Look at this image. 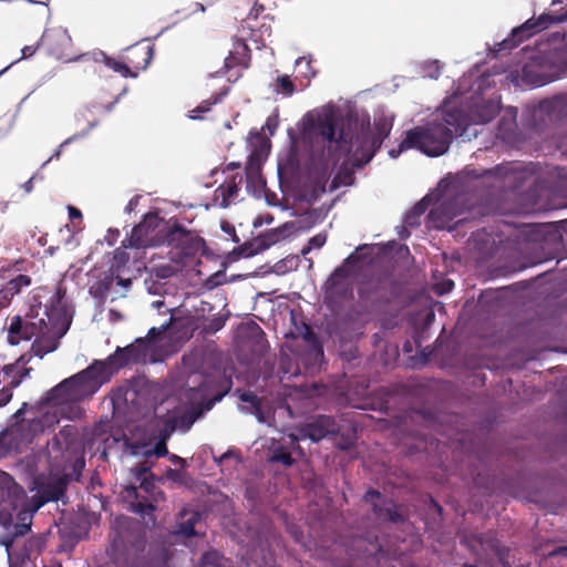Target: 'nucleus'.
Instances as JSON below:
<instances>
[{
  "label": "nucleus",
  "mask_w": 567,
  "mask_h": 567,
  "mask_svg": "<svg viewBox=\"0 0 567 567\" xmlns=\"http://www.w3.org/2000/svg\"><path fill=\"white\" fill-rule=\"evenodd\" d=\"M518 110L515 106H508L504 110L498 123L496 136L507 144H518L523 141L517 125Z\"/></svg>",
  "instance_id": "obj_24"
},
{
  "label": "nucleus",
  "mask_w": 567,
  "mask_h": 567,
  "mask_svg": "<svg viewBox=\"0 0 567 567\" xmlns=\"http://www.w3.org/2000/svg\"><path fill=\"white\" fill-rule=\"evenodd\" d=\"M435 320L434 312H427L420 323H414L411 331V338L415 344V348L421 346L430 338V328Z\"/></svg>",
  "instance_id": "obj_27"
},
{
  "label": "nucleus",
  "mask_w": 567,
  "mask_h": 567,
  "mask_svg": "<svg viewBox=\"0 0 567 567\" xmlns=\"http://www.w3.org/2000/svg\"><path fill=\"white\" fill-rule=\"evenodd\" d=\"M246 189L247 192L254 196L255 198L259 199L265 193L266 189V181L262 178L261 174L246 175Z\"/></svg>",
  "instance_id": "obj_36"
},
{
  "label": "nucleus",
  "mask_w": 567,
  "mask_h": 567,
  "mask_svg": "<svg viewBox=\"0 0 567 567\" xmlns=\"http://www.w3.org/2000/svg\"><path fill=\"white\" fill-rule=\"evenodd\" d=\"M18 512V519L19 522L12 525L9 533L4 536H0V544H2L8 554L11 555V550L19 542L20 537H23L31 530V524H32V517L35 512L31 511V505L28 503H22L17 508Z\"/></svg>",
  "instance_id": "obj_23"
},
{
  "label": "nucleus",
  "mask_w": 567,
  "mask_h": 567,
  "mask_svg": "<svg viewBox=\"0 0 567 567\" xmlns=\"http://www.w3.org/2000/svg\"><path fill=\"white\" fill-rule=\"evenodd\" d=\"M526 228L530 239L534 241L546 239L547 235L556 230L555 224L551 223L529 224Z\"/></svg>",
  "instance_id": "obj_39"
},
{
  "label": "nucleus",
  "mask_w": 567,
  "mask_h": 567,
  "mask_svg": "<svg viewBox=\"0 0 567 567\" xmlns=\"http://www.w3.org/2000/svg\"><path fill=\"white\" fill-rule=\"evenodd\" d=\"M443 64L439 60H426L420 63V71L424 78L437 80L441 75Z\"/></svg>",
  "instance_id": "obj_40"
},
{
  "label": "nucleus",
  "mask_w": 567,
  "mask_h": 567,
  "mask_svg": "<svg viewBox=\"0 0 567 567\" xmlns=\"http://www.w3.org/2000/svg\"><path fill=\"white\" fill-rule=\"evenodd\" d=\"M564 21H567V4H564L563 0H553L546 12L538 18H529L523 24L514 28L507 38L495 44L496 48L493 52L496 56L505 55L536 33Z\"/></svg>",
  "instance_id": "obj_13"
},
{
  "label": "nucleus",
  "mask_w": 567,
  "mask_h": 567,
  "mask_svg": "<svg viewBox=\"0 0 567 567\" xmlns=\"http://www.w3.org/2000/svg\"><path fill=\"white\" fill-rule=\"evenodd\" d=\"M161 218L156 213H147L143 216L142 224H144V230L147 236L159 225Z\"/></svg>",
  "instance_id": "obj_57"
},
{
  "label": "nucleus",
  "mask_w": 567,
  "mask_h": 567,
  "mask_svg": "<svg viewBox=\"0 0 567 567\" xmlns=\"http://www.w3.org/2000/svg\"><path fill=\"white\" fill-rule=\"evenodd\" d=\"M255 241L259 246V251L262 252L280 240L279 236H277V230H274V228H271L262 234H259L255 238Z\"/></svg>",
  "instance_id": "obj_43"
},
{
  "label": "nucleus",
  "mask_w": 567,
  "mask_h": 567,
  "mask_svg": "<svg viewBox=\"0 0 567 567\" xmlns=\"http://www.w3.org/2000/svg\"><path fill=\"white\" fill-rule=\"evenodd\" d=\"M261 165H262L261 154L258 153L257 151L251 152L248 156V161H247L246 167H245L246 175L247 174H251V175L260 174Z\"/></svg>",
  "instance_id": "obj_47"
},
{
  "label": "nucleus",
  "mask_w": 567,
  "mask_h": 567,
  "mask_svg": "<svg viewBox=\"0 0 567 567\" xmlns=\"http://www.w3.org/2000/svg\"><path fill=\"white\" fill-rule=\"evenodd\" d=\"M161 218L156 213H147L143 216L142 224H144V230L147 236L159 225Z\"/></svg>",
  "instance_id": "obj_56"
},
{
  "label": "nucleus",
  "mask_w": 567,
  "mask_h": 567,
  "mask_svg": "<svg viewBox=\"0 0 567 567\" xmlns=\"http://www.w3.org/2000/svg\"><path fill=\"white\" fill-rule=\"evenodd\" d=\"M259 461H295L290 454L284 452V451H268L267 455L265 457H261Z\"/></svg>",
  "instance_id": "obj_60"
},
{
  "label": "nucleus",
  "mask_w": 567,
  "mask_h": 567,
  "mask_svg": "<svg viewBox=\"0 0 567 567\" xmlns=\"http://www.w3.org/2000/svg\"><path fill=\"white\" fill-rule=\"evenodd\" d=\"M235 393L243 403H246L239 406L241 412L254 415L260 423L266 422V415L261 406L262 400L256 393L250 390L240 389H237Z\"/></svg>",
  "instance_id": "obj_25"
},
{
  "label": "nucleus",
  "mask_w": 567,
  "mask_h": 567,
  "mask_svg": "<svg viewBox=\"0 0 567 567\" xmlns=\"http://www.w3.org/2000/svg\"><path fill=\"white\" fill-rule=\"evenodd\" d=\"M30 284L31 278L28 275L19 274L7 282L4 289H0V291H3L0 298L7 303L10 298L19 293L23 287L30 286Z\"/></svg>",
  "instance_id": "obj_32"
},
{
  "label": "nucleus",
  "mask_w": 567,
  "mask_h": 567,
  "mask_svg": "<svg viewBox=\"0 0 567 567\" xmlns=\"http://www.w3.org/2000/svg\"><path fill=\"white\" fill-rule=\"evenodd\" d=\"M174 432H177L176 429L166 417L154 436L146 432L114 434L104 430L102 424H96L86 436L83 450L90 453L91 457H99L101 461L109 457L120 460L143 457L145 461L151 457H167L168 461H188L186 457L168 452L167 440Z\"/></svg>",
  "instance_id": "obj_4"
},
{
  "label": "nucleus",
  "mask_w": 567,
  "mask_h": 567,
  "mask_svg": "<svg viewBox=\"0 0 567 567\" xmlns=\"http://www.w3.org/2000/svg\"><path fill=\"white\" fill-rule=\"evenodd\" d=\"M99 125V121L97 120H93V121H90L89 124H87V127L81 132H78L73 135H71L70 137H68L66 140H64L62 143H61V146H68L70 145L71 143L75 142V141H79V140H82L84 137H86L89 135V133Z\"/></svg>",
  "instance_id": "obj_55"
},
{
  "label": "nucleus",
  "mask_w": 567,
  "mask_h": 567,
  "mask_svg": "<svg viewBox=\"0 0 567 567\" xmlns=\"http://www.w3.org/2000/svg\"><path fill=\"white\" fill-rule=\"evenodd\" d=\"M144 224L140 221L132 228L131 234L123 240L122 246L124 248L141 249L150 246L148 236L144 230Z\"/></svg>",
  "instance_id": "obj_30"
},
{
  "label": "nucleus",
  "mask_w": 567,
  "mask_h": 567,
  "mask_svg": "<svg viewBox=\"0 0 567 567\" xmlns=\"http://www.w3.org/2000/svg\"><path fill=\"white\" fill-rule=\"evenodd\" d=\"M295 229H296L295 221H286L281 226L274 228V230H277V236H279V240L287 237Z\"/></svg>",
  "instance_id": "obj_63"
},
{
  "label": "nucleus",
  "mask_w": 567,
  "mask_h": 567,
  "mask_svg": "<svg viewBox=\"0 0 567 567\" xmlns=\"http://www.w3.org/2000/svg\"><path fill=\"white\" fill-rule=\"evenodd\" d=\"M302 441L312 443L324 441L340 451H349L357 442V429L354 426H341L331 415H317L300 429Z\"/></svg>",
  "instance_id": "obj_14"
},
{
  "label": "nucleus",
  "mask_w": 567,
  "mask_h": 567,
  "mask_svg": "<svg viewBox=\"0 0 567 567\" xmlns=\"http://www.w3.org/2000/svg\"><path fill=\"white\" fill-rule=\"evenodd\" d=\"M295 66L299 69V72L307 79L313 78L316 71L311 66V56H300L296 60Z\"/></svg>",
  "instance_id": "obj_51"
},
{
  "label": "nucleus",
  "mask_w": 567,
  "mask_h": 567,
  "mask_svg": "<svg viewBox=\"0 0 567 567\" xmlns=\"http://www.w3.org/2000/svg\"><path fill=\"white\" fill-rule=\"evenodd\" d=\"M334 200L324 209L321 208H312L303 215V219L299 220V223H305V229H310L311 227L320 224L327 216L328 212L332 208Z\"/></svg>",
  "instance_id": "obj_35"
},
{
  "label": "nucleus",
  "mask_w": 567,
  "mask_h": 567,
  "mask_svg": "<svg viewBox=\"0 0 567 567\" xmlns=\"http://www.w3.org/2000/svg\"><path fill=\"white\" fill-rule=\"evenodd\" d=\"M32 369H24L18 379H12L8 386L0 390V408L7 405L12 399V389L18 388L22 381L30 374Z\"/></svg>",
  "instance_id": "obj_37"
},
{
  "label": "nucleus",
  "mask_w": 567,
  "mask_h": 567,
  "mask_svg": "<svg viewBox=\"0 0 567 567\" xmlns=\"http://www.w3.org/2000/svg\"><path fill=\"white\" fill-rule=\"evenodd\" d=\"M74 310L65 298V289L58 286L49 300L32 303L24 318L14 316L8 328V342L18 346L34 338L33 354L42 359L58 349L60 339L69 331Z\"/></svg>",
  "instance_id": "obj_2"
},
{
  "label": "nucleus",
  "mask_w": 567,
  "mask_h": 567,
  "mask_svg": "<svg viewBox=\"0 0 567 567\" xmlns=\"http://www.w3.org/2000/svg\"><path fill=\"white\" fill-rule=\"evenodd\" d=\"M299 264V259L296 256L286 257L279 261H277L271 271L276 275L282 276L289 271L296 270Z\"/></svg>",
  "instance_id": "obj_41"
},
{
  "label": "nucleus",
  "mask_w": 567,
  "mask_h": 567,
  "mask_svg": "<svg viewBox=\"0 0 567 567\" xmlns=\"http://www.w3.org/2000/svg\"><path fill=\"white\" fill-rule=\"evenodd\" d=\"M363 499L372 506L374 515L391 523H403L404 515L401 513V506L394 504L391 499H386L382 494L373 488L365 492Z\"/></svg>",
  "instance_id": "obj_22"
},
{
  "label": "nucleus",
  "mask_w": 567,
  "mask_h": 567,
  "mask_svg": "<svg viewBox=\"0 0 567 567\" xmlns=\"http://www.w3.org/2000/svg\"><path fill=\"white\" fill-rule=\"evenodd\" d=\"M393 126V116L382 114L374 118V131L372 132L370 116H359L354 113L344 115L328 114L317 124V132L323 141L341 142L346 148L351 144L358 146V151L365 152V158L357 166L368 165L383 141L390 135Z\"/></svg>",
  "instance_id": "obj_6"
},
{
  "label": "nucleus",
  "mask_w": 567,
  "mask_h": 567,
  "mask_svg": "<svg viewBox=\"0 0 567 567\" xmlns=\"http://www.w3.org/2000/svg\"><path fill=\"white\" fill-rule=\"evenodd\" d=\"M236 254L239 256V258H251L261 251H259V246L254 240L245 241L244 244L235 247Z\"/></svg>",
  "instance_id": "obj_46"
},
{
  "label": "nucleus",
  "mask_w": 567,
  "mask_h": 567,
  "mask_svg": "<svg viewBox=\"0 0 567 567\" xmlns=\"http://www.w3.org/2000/svg\"><path fill=\"white\" fill-rule=\"evenodd\" d=\"M33 434L24 425H14L0 432V458L11 456L28 449Z\"/></svg>",
  "instance_id": "obj_20"
},
{
  "label": "nucleus",
  "mask_w": 567,
  "mask_h": 567,
  "mask_svg": "<svg viewBox=\"0 0 567 567\" xmlns=\"http://www.w3.org/2000/svg\"><path fill=\"white\" fill-rule=\"evenodd\" d=\"M68 434L69 430L63 429L60 431V435H54L47 442L45 461H59L60 453H62L64 449Z\"/></svg>",
  "instance_id": "obj_33"
},
{
  "label": "nucleus",
  "mask_w": 567,
  "mask_h": 567,
  "mask_svg": "<svg viewBox=\"0 0 567 567\" xmlns=\"http://www.w3.org/2000/svg\"><path fill=\"white\" fill-rule=\"evenodd\" d=\"M233 456L235 458L234 461H241V458L235 454L234 449H228L220 455H216L212 446L204 445L199 449L196 455V461H208L209 458H212V461H229Z\"/></svg>",
  "instance_id": "obj_34"
},
{
  "label": "nucleus",
  "mask_w": 567,
  "mask_h": 567,
  "mask_svg": "<svg viewBox=\"0 0 567 567\" xmlns=\"http://www.w3.org/2000/svg\"><path fill=\"white\" fill-rule=\"evenodd\" d=\"M101 382L97 380L93 367L89 364L82 371L62 380L51 388L40 399V404L52 405L53 415L49 413L43 417V425H53L59 423L58 413H63V405L78 403L84 399L91 398L101 389Z\"/></svg>",
  "instance_id": "obj_10"
},
{
  "label": "nucleus",
  "mask_w": 567,
  "mask_h": 567,
  "mask_svg": "<svg viewBox=\"0 0 567 567\" xmlns=\"http://www.w3.org/2000/svg\"><path fill=\"white\" fill-rule=\"evenodd\" d=\"M230 87L225 86L210 99L202 101L195 109L188 112V118L202 120L203 114L208 113L214 105L220 103L228 95Z\"/></svg>",
  "instance_id": "obj_28"
},
{
  "label": "nucleus",
  "mask_w": 567,
  "mask_h": 567,
  "mask_svg": "<svg viewBox=\"0 0 567 567\" xmlns=\"http://www.w3.org/2000/svg\"><path fill=\"white\" fill-rule=\"evenodd\" d=\"M327 146L321 150H311L305 164V173L300 182V199L308 204L317 202L327 193L332 167L339 163L333 175L329 192H334L341 186H353L355 183L354 169H362L365 165L357 166L365 158V152L358 151V146L351 144L349 148L338 141H326Z\"/></svg>",
  "instance_id": "obj_3"
},
{
  "label": "nucleus",
  "mask_w": 567,
  "mask_h": 567,
  "mask_svg": "<svg viewBox=\"0 0 567 567\" xmlns=\"http://www.w3.org/2000/svg\"><path fill=\"white\" fill-rule=\"evenodd\" d=\"M227 321V317L225 316H215L210 318L206 324L203 327V332L206 334H215L219 330H221Z\"/></svg>",
  "instance_id": "obj_48"
},
{
  "label": "nucleus",
  "mask_w": 567,
  "mask_h": 567,
  "mask_svg": "<svg viewBox=\"0 0 567 567\" xmlns=\"http://www.w3.org/2000/svg\"><path fill=\"white\" fill-rule=\"evenodd\" d=\"M151 342L137 338L126 347H117L113 353L104 360H93L90 364L101 382V386L111 381L112 377L121 369L133 364L156 362L153 358Z\"/></svg>",
  "instance_id": "obj_12"
},
{
  "label": "nucleus",
  "mask_w": 567,
  "mask_h": 567,
  "mask_svg": "<svg viewBox=\"0 0 567 567\" xmlns=\"http://www.w3.org/2000/svg\"><path fill=\"white\" fill-rule=\"evenodd\" d=\"M125 497L130 503V511L143 517L150 516L157 505L164 501V492L155 484L145 477L140 486H128L125 489Z\"/></svg>",
  "instance_id": "obj_17"
},
{
  "label": "nucleus",
  "mask_w": 567,
  "mask_h": 567,
  "mask_svg": "<svg viewBox=\"0 0 567 567\" xmlns=\"http://www.w3.org/2000/svg\"><path fill=\"white\" fill-rule=\"evenodd\" d=\"M326 241H327V234L324 231H322V233H319V234L315 235L313 237H311L308 240V244L313 249H319L326 244Z\"/></svg>",
  "instance_id": "obj_64"
},
{
  "label": "nucleus",
  "mask_w": 567,
  "mask_h": 567,
  "mask_svg": "<svg viewBox=\"0 0 567 567\" xmlns=\"http://www.w3.org/2000/svg\"><path fill=\"white\" fill-rule=\"evenodd\" d=\"M162 233V243L168 247L181 249L184 255H193L202 249L204 256H210L205 239L188 230L178 221H175L171 227H166Z\"/></svg>",
  "instance_id": "obj_19"
},
{
  "label": "nucleus",
  "mask_w": 567,
  "mask_h": 567,
  "mask_svg": "<svg viewBox=\"0 0 567 567\" xmlns=\"http://www.w3.org/2000/svg\"><path fill=\"white\" fill-rule=\"evenodd\" d=\"M172 320H173V318L171 317L169 320L167 322L163 323L159 328L153 327L148 330V332L144 339H145V341L151 342L152 353H154V351H155L156 342L158 341L161 334L169 327Z\"/></svg>",
  "instance_id": "obj_49"
},
{
  "label": "nucleus",
  "mask_w": 567,
  "mask_h": 567,
  "mask_svg": "<svg viewBox=\"0 0 567 567\" xmlns=\"http://www.w3.org/2000/svg\"><path fill=\"white\" fill-rule=\"evenodd\" d=\"M431 203V194L425 195L421 200L415 203L409 212L405 213L403 221L411 228L419 227L421 225V217L429 209Z\"/></svg>",
  "instance_id": "obj_29"
},
{
  "label": "nucleus",
  "mask_w": 567,
  "mask_h": 567,
  "mask_svg": "<svg viewBox=\"0 0 567 567\" xmlns=\"http://www.w3.org/2000/svg\"><path fill=\"white\" fill-rule=\"evenodd\" d=\"M495 82L488 74H482L470 91L463 93L458 86L455 101L447 107V118L467 135L471 125L486 124L501 112V96L495 90Z\"/></svg>",
  "instance_id": "obj_7"
},
{
  "label": "nucleus",
  "mask_w": 567,
  "mask_h": 567,
  "mask_svg": "<svg viewBox=\"0 0 567 567\" xmlns=\"http://www.w3.org/2000/svg\"><path fill=\"white\" fill-rule=\"evenodd\" d=\"M295 229H296L295 221H286L281 226L274 228V230H277V236H279V240L287 237Z\"/></svg>",
  "instance_id": "obj_62"
},
{
  "label": "nucleus",
  "mask_w": 567,
  "mask_h": 567,
  "mask_svg": "<svg viewBox=\"0 0 567 567\" xmlns=\"http://www.w3.org/2000/svg\"><path fill=\"white\" fill-rule=\"evenodd\" d=\"M231 386V379L225 375L206 379L197 388L188 389L185 405L167 414L166 419L177 432L186 433L228 394Z\"/></svg>",
  "instance_id": "obj_9"
},
{
  "label": "nucleus",
  "mask_w": 567,
  "mask_h": 567,
  "mask_svg": "<svg viewBox=\"0 0 567 567\" xmlns=\"http://www.w3.org/2000/svg\"><path fill=\"white\" fill-rule=\"evenodd\" d=\"M28 474L27 485L35 494L29 498L22 486L11 475L0 471V502L8 503L12 509L28 503L31 511L38 512L49 502L61 499L71 481H80L85 463H64L62 470L51 467L48 473L35 474L37 463H23Z\"/></svg>",
  "instance_id": "obj_5"
},
{
  "label": "nucleus",
  "mask_w": 567,
  "mask_h": 567,
  "mask_svg": "<svg viewBox=\"0 0 567 567\" xmlns=\"http://www.w3.org/2000/svg\"><path fill=\"white\" fill-rule=\"evenodd\" d=\"M308 355L315 363L321 362L323 360L324 352L320 338L318 339V346L315 343L308 344Z\"/></svg>",
  "instance_id": "obj_58"
},
{
  "label": "nucleus",
  "mask_w": 567,
  "mask_h": 567,
  "mask_svg": "<svg viewBox=\"0 0 567 567\" xmlns=\"http://www.w3.org/2000/svg\"><path fill=\"white\" fill-rule=\"evenodd\" d=\"M524 162H505L492 168H464L426 216L427 228L445 229L462 216L484 215L505 193H514L532 176Z\"/></svg>",
  "instance_id": "obj_1"
},
{
  "label": "nucleus",
  "mask_w": 567,
  "mask_h": 567,
  "mask_svg": "<svg viewBox=\"0 0 567 567\" xmlns=\"http://www.w3.org/2000/svg\"><path fill=\"white\" fill-rule=\"evenodd\" d=\"M296 91V86L289 75H279L276 80L274 92L284 96H291Z\"/></svg>",
  "instance_id": "obj_42"
},
{
  "label": "nucleus",
  "mask_w": 567,
  "mask_h": 567,
  "mask_svg": "<svg viewBox=\"0 0 567 567\" xmlns=\"http://www.w3.org/2000/svg\"><path fill=\"white\" fill-rule=\"evenodd\" d=\"M106 68L111 69L113 72L121 74L123 78H137V72L131 70V68L122 61H116L112 56L106 64Z\"/></svg>",
  "instance_id": "obj_44"
},
{
  "label": "nucleus",
  "mask_w": 567,
  "mask_h": 567,
  "mask_svg": "<svg viewBox=\"0 0 567 567\" xmlns=\"http://www.w3.org/2000/svg\"><path fill=\"white\" fill-rule=\"evenodd\" d=\"M475 247L484 255L492 256L494 254L495 240L485 231H477L473 234Z\"/></svg>",
  "instance_id": "obj_38"
},
{
  "label": "nucleus",
  "mask_w": 567,
  "mask_h": 567,
  "mask_svg": "<svg viewBox=\"0 0 567 567\" xmlns=\"http://www.w3.org/2000/svg\"><path fill=\"white\" fill-rule=\"evenodd\" d=\"M558 61L567 70V40L545 53L533 56L522 68V82L529 87H542L560 79L559 69L554 64Z\"/></svg>",
  "instance_id": "obj_16"
},
{
  "label": "nucleus",
  "mask_w": 567,
  "mask_h": 567,
  "mask_svg": "<svg viewBox=\"0 0 567 567\" xmlns=\"http://www.w3.org/2000/svg\"><path fill=\"white\" fill-rule=\"evenodd\" d=\"M455 137H463L462 130L447 118V107L445 105L441 117L406 131L405 137L398 147L391 148L388 154L394 159L403 152L414 148L429 157H439L450 150Z\"/></svg>",
  "instance_id": "obj_8"
},
{
  "label": "nucleus",
  "mask_w": 567,
  "mask_h": 567,
  "mask_svg": "<svg viewBox=\"0 0 567 567\" xmlns=\"http://www.w3.org/2000/svg\"><path fill=\"white\" fill-rule=\"evenodd\" d=\"M224 284H227V275L226 270H224V268H220L219 270H217L216 272H214L213 275L205 279L204 287L207 290H214L215 288Z\"/></svg>",
  "instance_id": "obj_45"
},
{
  "label": "nucleus",
  "mask_w": 567,
  "mask_h": 567,
  "mask_svg": "<svg viewBox=\"0 0 567 567\" xmlns=\"http://www.w3.org/2000/svg\"><path fill=\"white\" fill-rule=\"evenodd\" d=\"M42 44L40 43V40L37 42V44L34 45H25L22 48L21 50V58L20 59H17L14 60L13 62H11L9 65H7L6 68H3L1 71H0V76L2 74H4L12 65H14L16 63H18L19 61L23 60V59H29L31 58L32 55L35 54V52L39 50V48L41 47Z\"/></svg>",
  "instance_id": "obj_53"
},
{
  "label": "nucleus",
  "mask_w": 567,
  "mask_h": 567,
  "mask_svg": "<svg viewBox=\"0 0 567 567\" xmlns=\"http://www.w3.org/2000/svg\"><path fill=\"white\" fill-rule=\"evenodd\" d=\"M40 43L47 48V53L58 60L68 58L72 39L66 29L62 27L45 29Z\"/></svg>",
  "instance_id": "obj_21"
},
{
  "label": "nucleus",
  "mask_w": 567,
  "mask_h": 567,
  "mask_svg": "<svg viewBox=\"0 0 567 567\" xmlns=\"http://www.w3.org/2000/svg\"><path fill=\"white\" fill-rule=\"evenodd\" d=\"M375 260L371 266L372 276L370 279L361 281L358 288L360 299L372 307H381L391 300L393 280L391 275L383 270H375Z\"/></svg>",
  "instance_id": "obj_18"
},
{
  "label": "nucleus",
  "mask_w": 567,
  "mask_h": 567,
  "mask_svg": "<svg viewBox=\"0 0 567 567\" xmlns=\"http://www.w3.org/2000/svg\"><path fill=\"white\" fill-rule=\"evenodd\" d=\"M199 517H200V515L197 512L183 509L179 513L176 532L186 537L196 535L194 528H195L196 523L199 520Z\"/></svg>",
  "instance_id": "obj_31"
},
{
  "label": "nucleus",
  "mask_w": 567,
  "mask_h": 567,
  "mask_svg": "<svg viewBox=\"0 0 567 567\" xmlns=\"http://www.w3.org/2000/svg\"><path fill=\"white\" fill-rule=\"evenodd\" d=\"M29 361L25 359V355H21L14 363L7 364L3 367L2 372L7 377H13L12 379H17L14 377L16 373L19 375L23 372L25 368L23 365Z\"/></svg>",
  "instance_id": "obj_50"
},
{
  "label": "nucleus",
  "mask_w": 567,
  "mask_h": 567,
  "mask_svg": "<svg viewBox=\"0 0 567 567\" xmlns=\"http://www.w3.org/2000/svg\"><path fill=\"white\" fill-rule=\"evenodd\" d=\"M200 567H221V556L217 550H209L203 554Z\"/></svg>",
  "instance_id": "obj_52"
},
{
  "label": "nucleus",
  "mask_w": 567,
  "mask_h": 567,
  "mask_svg": "<svg viewBox=\"0 0 567 567\" xmlns=\"http://www.w3.org/2000/svg\"><path fill=\"white\" fill-rule=\"evenodd\" d=\"M567 118V92L528 103L524 106L520 123L530 133L540 134L554 123Z\"/></svg>",
  "instance_id": "obj_15"
},
{
  "label": "nucleus",
  "mask_w": 567,
  "mask_h": 567,
  "mask_svg": "<svg viewBox=\"0 0 567 567\" xmlns=\"http://www.w3.org/2000/svg\"><path fill=\"white\" fill-rule=\"evenodd\" d=\"M220 229L223 233L230 236L233 243L238 244L240 241L239 237L236 234L235 226L229 221L223 220L220 223Z\"/></svg>",
  "instance_id": "obj_61"
},
{
  "label": "nucleus",
  "mask_w": 567,
  "mask_h": 567,
  "mask_svg": "<svg viewBox=\"0 0 567 567\" xmlns=\"http://www.w3.org/2000/svg\"><path fill=\"white\" fill-rule=\"evenodd\" d=\"M41 540L39 538H30L19 555L21 558H29L31 554L40 551Z\"/></svg>",
  "instance_id": "obj_59"
},
{
  "label": "nucleus",
  "mask_w": 567,
  "mask_h": 567,
  "mask_svg": "<svg viewBox=\"0 0 567 567\" xmlns=\"http://www.w3.org/2000/svg\"><path fill=\"white\" fill-rule=\"evenodd\" d=\"M114 272L112 270L104 271L90 287L89 293L93 298L96 307H103L109 292L114 282Z\"/></svg>",
  "instance_id": "obj_26"
},
{
  "label": "nucleus",
  "mask_w": 567,
  "mask_h": 567,
  "mask_svg": "<svg viewBox=\"0 0 567 567\" xmlns=\"http://www.w3.org/2000/svg\"><path fill=\"white\" fill-rule=\"evenodd\" d=\"M239 188L236 183V176H234V179L226 185V190L223 193V198L220 202L221 208H227L230 205L229 198L237 195Z\"/></svg>",
  "instance_id": "obj_54"
},
{
  "label": "nucleus",
  "mask_w": 567,
  "mask_h": 567,
  "mask_svg": "<svg viewBox=\"0 0 567 567\" xmlns=\"http://www.w3.org/2000/svg\"><path fill=\"white\" fill-rule=\"evenodd\" d=\"M374 245L363 244L355 248L340 266L334 268L322 286L323 303L334 311L352 297V286L349 278L358 274L363 266L374 261Z\"/></svg>",
  "instance_id": "obj_11"
}]
</instances>
